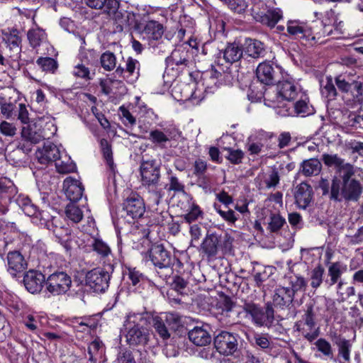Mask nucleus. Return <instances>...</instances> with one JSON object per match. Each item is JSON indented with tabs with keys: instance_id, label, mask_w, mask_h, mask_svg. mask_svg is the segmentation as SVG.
<instances>
[{
	"instance_id": "1",
	"label": "nucleus",
	"mask_w": 363,
	"mask_h": 363,
	"mask_svg": "<svg viewBox=\"0 0 363 363\" xmlns=\"http://www.w3.org/2000/svg\"><path fill=\"white\" fill-rule=\"evenodd\" d=\"M347 172L340 177L334 176L331 181L330 200L335 202H357L363 193V185L354 175L353 165H346Z\"/></svg>"
},
{
	"instance_id": "2",
	"label": "nucleus",
	"mask_w": 363,
	"mask_h": 363,
	"mask_svg": "<svg viewBox=\"0 0 363 363\" xmlns=\"http://www.w3.org/2000/svg\"><path fill=\"white\" fill-rule=\"evenodd\" d=\"M152 313H129L123 323L125 342L130 347L145 346L150 341V333L147 325L150 324Z\"/></svg>"
},
{
	"instance_id": "3",
	"label": "nucleus",
	"mask_w": 363,
	"mask_h": 363,
	"mask_svg": "<svg viewBox=\"0 0 363 363\" xmlns=\"http://www.w3.org/2000/svg\"><path fill=\"white\" fill-rule=\"evenodd\" d=\"M84 4L91 9L103 10L117 24L118 31L129 26L135 17L134 13L121 9V0H84Z\"/></svg>"
},
{
	"instance_id": "4",
	"label": "nucleus",
	"mask_w": 363,
	"mask_h": 363,
	"mask_svg": "<svg viewBox=\"0 0 363 363\" xmlns=\"http://www.w3.org/2000/svg\"><path fill=\"white\" fill-rule=\"evenodd\" d=\"M145 213L143 199L138 194L132 192L122 203L121 208L113 217L115 225L123 223H133L135 220L142 218Z\"/></svg>"
},
{
	"instance_id": "5",
	"label": "nucleus",
	"mask_w": 363,
	"mask_h": 363,
	"mask_svg": "<svg viewBox=\"0 0 363 363\" xmlns=\"http://www.w3.org/2000/svg\"><path fill=\"white\" fill-rule=\"evenodd\" d=\"M233 242L234 238L228 233L222 235L208 232L200 245L199 252L211 260L216 257L220 250L223 255L230 254L233 251Z\"/></svg>"
},
{
	"instance_id": "6",
	"label": "nucleus",
	"mask_w": 363,
	"mask_h": 363,
	"mask_svg": "<svg viewBox=\"0 0 363 363\" xmlns=\"http://www.w3.org/2000/svg\"><path fill=\"white\" fill-rule=\"evenodd\" d=\"M147 253L153 265L156 268L158 277L167 280L173 274L174 257L163 244L155 243L148 250Z\"/></svg>"
},
{
	"instance_id": "7",
	"label": "nucleus",
	"mask_w": 363,
	"mask_h": 363,
	"mask_svg": "<svg viewBox=\"0 0 363 363\" xmlns=\"http://www.w3.org/2000/svg\"><path fill=\"white\" fill-rule=\"evenodd\" d=\"M216 351L225 357L240 358L242 355V339L236 333L221 330L213 337Z\"/></svg>"
},
{
	"instance_id": "8",
	"label": "nucleus",
	"mask_w": 363,
	"mask_h": 363,
	"mask_svg": "<svg viewBox=\"0 0 363 363\" xmlns=\"http://www.w3.org/2000/svg\"><path fill=\"white\" fill-rule=\"evenodd\" d=\"M242 310L251 317L252 323L259 327L270 328L274 320V310L272 303L268 301L264 307L251 301H245Z\"/></svg>"
},
{
	"instance_id": "9",
	"label": "nucleus",
	"mask_w": 363,
	"mask_h": 363,
	"mask_svg": "<svg viewBox=\"0 0 363 363\" xmlns=\"http://www.w3.org/2000/svg\"><path fill=\"white\" fill-rule=\"evenodd\" d=\"M306 306V309L301 318L295 323L294 329L299 332L307 341L312 343L319 337L320 330L316 325L313 306L307 304Z\"/></svg>"
},
{
	"instance_id": "10",
	"label": "nucleus",
	"mask_w": 363,
	"mask_h": 363,
	"mask_svg": "<svg viewBox=\"0 0 363 363\" xmlns=\"http://www.w3.org/2000/svg\"><path fill=\"white\" fill-rule=\"evenodd\" d=\"M72 278L65 271L57 269L46 278V291L52 296L65 294L72 286Z\"/></svg>"
},
{
	"instance_id": "11",
	"label": "nucleus",
	"mask_w": 363,
	"mask_h": 363,
	"mask_svg": "<svg viewBox=\"0 0 363 363\" xmlns=\"http://www.w3.org/2000/svg\"><path fill=\"white\" fill-rule=\"evenodd\" d=\"M286 30L289 36L301 40L303 44L313 45L315 43L312 27L306 22L289 20L286 23Z\"/></svg>"
},
{
	"instance_id": "12",
	"label": "nucleus",
	"mask_w": 363,
	"mask_h": 363,
	"mask_svg": "<svg viewBox=\"0 0 363 363\" xmlns=\"http://www.w3.org/2000/svg\"><path fill=\"white\" fill-rule=\"evenodd\" d=\"M111 275L104 269L95 268L89 271L85 276V286L94 292L104 293L109 286Z\"/></svg>"
},
{
	"instance_id": "13",
	"label": "nucleus",
	"mask_w": 363,
	"mask_h": 363,
	"mask_svg": "<svg viewBox=\"0 0 363 363\" xmlns=\"http://www.w3.org/2000/svg\"><path fill=\"white\" fill-rule=\"evenodd\" d=\"M282 72L281 67L269 62H264L257 67L256 76L258 81L262 84L274 85L279 82L283 78Z\"/></svg>"
},
{
	"instance_id": "14",
	"label": "nucleus",
	"mask_w": 363,
	"mask_h": 363,
	"mask_svg": "<svg viewBox=\"0 0 363 363\" xmlns=\"http://www.w3.org/2000/svg\"><path fill=\"white\" fill-rule=\"evenodd\" d=\"M142 184L145 186L156 187L160 181V165L155 160H143L140 165Z\"/></svg>"
},
{
	"instance_id": "15",
	"label": "nucleus",
	"mask_w": 363,
	"mask_h": 363,
	"mask_svg": "<svg viewBox=\"0 0 363 363\" xmlns=\"http://www.w3.org/2000/svg\"><path fill=\"white\" fill-rule=\"evenodd\" d=\"M130 347H119L115 363H152L146 351L143 352Z\"/></svg>"
},
{
	"instance_id": "16",
	"label": "nucleus",
	"mask_w": 363,
	"mask_h": 363,
	"mask_svg": "<svg viewBox=\"0 0 363 363\" xmlns=\"http://www.w3.org/2000/svg\"><path fill=\"white\" fill-rule=\"evenodd\" d=\"M23 282L26 290L35 294L40 293L45 286L46 278L41 272L30 269L24 274Z\"/></svg>"
},
{
	"instance_id": "17",
	"label": "nucleus",
	"mask_w": 363,
	"mask_h": 363,
	"mask_svg": "<svg viewBox=\"0 0 363 363\" xmlns=\"http://www.w3.org/2000/svg\"><path fill=\"white\" fill-rule=\"evenodd\" d=\"M164 32V28L162 23L155 20H149L146 22L141 33L143 39L148 42L149 45L154 47L155 43L162 39Z\"/></svg>"
},
{
	"instance_id": "18",
	"label": "nucleus",
	"mask_w": 363,
	"mask_h": 363,
	"mask_svg": "<svg viewBox=\"0 0 363 363\" xmlns=\"http://www.w3.org/2000/svg\"><path fill=\"white\" fill-rule=\"evenodd\" d=\"M211 327L207 323L196 325L188 332L189 340L195 345L203 347L209 345L212 341L210 334Z\"/></svg>"
},
{
	"instance_id": "19",
	"label": "nucleus",
	"mask_w": 363,
	"mask_h": 363,
	"mask_svg": "<svg viewBox=\"0 0 363 363\" xmlns=\"http://www.w3.org/2000/svg\"><path fill=\"white\" fill-rule=\"evenodd\" d=\"M35 157L40 164L46 166L52 162L56 163V161L60 157V152L54 143L46 142L42 148L38 149Z\"/></svg>"
},
{
	"instance_id": "20",
	"label": "nucleus",
	"mask_w": 363,
	"mask_h": 363,
	"mask_svg": "<svg viewBox=\"0 0 363 363\" xmlns=\"http://www.w3.org/2000/svg\"><path fill=\"white\" fill-rule=\"evenodd\" d=\"M254 18L262 25L272 28L283 18V12L279 8H269L265 12L256 13Z\"/></svg>"
},
{
	"instance_id": "21",
	"label": "nucleus",
	"mask_w": 363,
	"mask_h": 363,
	"mask_svg": "<svg viewBox=\"0 0 363 363\" xmlns=\"http://www.w3.org/2000/svg\"><path fill=\"white\" fill-rule=\"evenodd\" d=\"M313 196L312 186L306 182H301L296 186L295 202L299 208L306 209L312 201Z\"/></svg>"
},
{
	"instance_id": "22",
	"label": "nucleus",
	"mask_w": 363,
	"mask_h": 363,
	"mask_svg": "<svg viewBox=\"0 0 363 363\" xmlns=\"http://www.w3.org/2000/svg\"><path fill=\"white\" fill-rule=\"evenodd\" d=\"M277 90L279 96L289 101L295 100L302 93L300 86L291 80L281 79L277 83Z\"/></svg>"
},
{
	"instance_id": "23",
	"label": "nucleus",
	"mask_w": 363,
	"mask_h": 363,
	"mask_svg": "<svg viewBox=\"0 0 363 363\" xmlns=\"http://www.w3.org/2000/svg\"><path fill=\"white\" fill-rule=\"evenodd\" d=\"M63 188L66 197L71 201L70 203H73L82 198L84 190L82 184L79 180L70 177L64 180Z\"/></svg>"
},
{
	"instance_id": "24",
	"label": "nucleus",
	"mask_w": 363,
	"mask_h": 363,
	"mask_svg": "<svg viewBox=\"0 0 363 363\" xmlns=\"http://www.w3.org/2000/svg\"><path fill=\"white\" fill-rule=\"evenodd\" d=\"M299 99L293 104L294 109L291 111L286 110V113L283 115H291L294 113L297 116L306 117L307 116L313 115L315 113V108L312 104H310L309 98L305 93H301Z\"/></svg>"
},
{
	"instance_id": "25",
	"label": "nucleus",
	"mask_w": 363,
	"mask_h": 363,
	"mask_svg": "<svg viewBox=\"0 0 363 363\" xmlns=\"http://www.w3.org/2000/svg\"><path fill=\"white\" fill-rule=\"evenodd\" d=\"M8 272L16 277L19 272L27 268V262L19 251H11L7 255Z\"/></svg>"
},
{
	"instance_id": "26",
	"label": "nucleus",
	"mask_w": 363,
	"mask_h": 363,
	"mask_svg": "<svg viewBox=\"0 0 363 363\" xmlns=\"http://www.w3.org/2000/svg\"><path fill=\"white\" fill-rule=\"evenodd\" d=\"M294 298V295L286 287H279L274 291L272 298V306L281 309L289 308L292 304Z\"/></svg>"
},
{
	"instance_id": "27",
	"label": "nucleus",
	"mask_w": 363,
	"mask_h": 363,
	"mask_svg": "<svg viewBox=\"0 0 363 363\" xmlns=\"http://www.w3.org/2000/svg\"><path fill=\"white\" fill-rule=\"evenodd\" d=\"M191 54L186 46L181 45L174 49L169 57L167 58L168 63H172L177 66L189 67L191 63Z\"/></svg>"
},
{
	"instance_id": "28",
	"label": "nucleus",
	"mask_w": 363,
	"mask_h": 363,
	"mask_svg": "<svg viewBox=\"0 0 363 363\" xmlns=\"http://www.w3.org/2000/svg\"><path fill=\"white\" fill-rule=\"evenodd\" d=\"M243 48L236 43H228L226 47L219 51L218 57L223 56L226 62L233 64L240 60L243 55Z\"/></svg>"
},
{
	"instance_id": "29",
	"label": "nucleus",
	"mask_w": 363,
	"mask_h": 363,
	"mask_svg": "<svg viewBox=\"0 0 363 363\" xmlns=\"http://www.w3.org/2000/svg\"><path fill=\"white\" fill-rule=\"evenodd\" d=\"M243 51L246 55L255 59L263 57L266 54L264 43L258 40L252 38L245 40Z\"/></svg>"
},
{
	"instance_id": "30",
	"label": "nucleus",
	"mask_w": 363,
	"mask_h": 363,
	"mask_svg": "<svg viewBox=\"0 0 363 363\" xmlns=\"http://www.w3.org/2000/svg\"><path fill=\"white\" fill-rule=\"evenodd\" d=\"M321 169L320 161L316 158H311L305 160L301 163L298 172L306 177H311L318 174Z\"/></svg>"
},
{
	"instance_id": "31",
	"label": "nucleus",
	"mask_w": 363,
	"mask_h": 363,
	"mask_svg": "<svg viewBox=\"0 0 363 363\" xmlns=\"http://www.w3.org/2000/svg\"><path fill=\"white\" fill-rule=\"evenodd\" d=\"M254 266L251 271V274L254 278L255 285L257 287L262 286V284L267 281L272 274V268L267 267L257 262L253 263Z\"/></svg>"
},
{
	"instance_id": "32",
	"label": "nucleus",
	"mask_w": 363,
	"mask_h": 363,
	"mask_svg": "<svg viewBox=\"0 0 363 363\" xmlns=\"http://www.w3.org/2000/svg\"><path fill=\"white\" fill-rule=\"evenodd\" d=\"M345 269L346 267L340 262L330 263L328 269L329 279L325 280V284L328 286H332L337 284Z\"/></svg>"
},
{
	"instance_id": "33",
	"label": "nucleus",
	"mask_w": 363,
	"mask_h": 363,
	"mask_svg": "<svg viewBox=\"0 0 363 363\" xmlns=\"http://www.w3.org/2000/svg\"><path fill=\"white\" fill-rule=\"evenodd\" d=\"M332 340L338 348V355L342 357L345 362H349L350 359V350L352 344L350 341L341 337L340 335L334 333Z\"/></svg>"
},
{
	"instance_id": "34",
	"label": "nucleus",
	"mask_w": 363,
	"mask_h": 363,
	"mask_svg": "<svg viewBox=\"0 0 363 363\" xmlns=\"http://www.w3.org/2000/svg\"><path fill=\"white\" fill-rule=\"evenodd\" d=\"M139 67L140 63L137 60L133 59L131 57H128L125 62V67L124 68L119 65L116 67L115 73L116 74L121 77L125 72L128 73V76L134 77L135 79H138L140 76Z\"/></svg>"
},
{
	"instance_id": "35",
	"label": "nucleus",
	"mask_w": 363,
	"mask_h": 363,
	"mask_svg": "<svg viewBox=\"0 0 363 363\" xmlns=\"http://www.w3.org/2000/svg\"><path fill=\"white\" fill-rule=\"evenodd\" d=\"M314 347L312 349L319 353V355L325 359H334V350L329 341L323 337L316 339L313 342Z\"/></svg>"
},
{
	"instance_id": "36",
	"label": "nucleus",
	"mask_w": 363,
	"mask_h": 363,
	"mask_svg": "<svg viewBox=\"0 0 363 363\" xmlns=\"http://www.w3.org/2000/svg\"><path fill=\"white\" fill-rule=\"evenodd\" d=\"M164 319L170 331L177 332L180 335L185 333L186 328L184 325L182 318L179 314L168 313L165 314Z\"/></svg>"
},
{
	"instance_id": "37",
	"label": "nucleus",
	"mask_w": 363,
	"mask_h": 363,
	"mask_svg": "<svg viewBox=\"0 0 363 363\" xmlns=\"http://www.w3.org/2000/svg\"><path fill=\"white\" fill-rule=\"evenodd\" d=\"M151 323L156 333L163 340H167L170 338V330L163 317L158 315L154 316L152 314V318H150V323Z\"/></svg>"
},
{
	"instance_id": "38",
	"label": "nucleus",
	"mask_w": 363,
	"mask_h": 363,
	"mask_svg": "<svg viewBox=\"0 0 363 363\" xmlns=\"http://www.w3.org/2000/svg\"><path fill=\"white\" fill-rule=\"evenodd\" d=\"M55 220L51 223L52 226V229L50 228L48 225V228L53 231L55 237L58 239L59 242L65 247L67 252H69L72 247L71 245L72 239L70 238L71 235V230L69 228L65 229V235L60 233V231L62 229V228H59L58 225L54 223Z\"/></svg>"
},
{
	"instance_id": "39",
	"label": "nucleus",
	"mask_w": 363,
	"mask_h": 363,
	"mask_svg": "<svg viewBox=\"0 0 363 363\" xmlns=\"http://www.w3.org/2000/svg\"><path fill=\"white\" fill-rule=\"evenodd\" d=\"M322 161L323 163L328 167H335L337 172H347L346 165H352L350 163H345V160L337 155H330V154H323L322 155Z\"/></svg>"
},
{
	"instance_id": "40",
	"label": "nucleus",
	"mask_w": 363,
	"mask_h": 363,
	"mask_svg": "<svg viewBox=\"0 0 363 363\" xmlns=\"http://www.w3.org/2000/svg\"><path fill=\"white\" fill-rule=\"evenodd\" d=\"M100 146L103 154V157L106 160V164L108 167L109 170L114 176L116 173V166L113 162L111 145L108 143V141L106 139L102 138L100 140Z\"/></svg>"
},
{
	"instance_id": "41",
	"label": "nucleus",
	"mask_w": 363,
	"mask_h": 363,
	"mask_svg": "<svg viewBox=\"0 0 363 363\" xmlns=\"http://www.w3.org/2000/svg\"><path fill=\"white\" fill-rule=\"evenodd\" d=\"M27 37L30 46L33 48H36L46 40L47 34L43 29L35 28H31L28 31Z\"/></svg>"
},
{
	"instance_id": "42",
	"label": "nucleus",
	"mask_w": 363,
	"mask_h": 363,
	"mask_svg": "<svg viewBox=\"0 0 363 363\" xmlns=\"http://www.w3.org/2000/svg\"><path fill=\"white\" fill-rule=\"evenodd\" d=\"M167 174L169 175V183L165 185V189L167 191H173L174 194H185L184 184L179 181L176 175L172 174V171L171 169L167 171Z\"/></svg>"
},
{
	"instance_id": "43",
	"label": "nucleus",
	"mask_w": 363,
	"mask_h": 363,
	"mask_svg": "<svg viewBox=\"0 0 363 363\" xmlns=\"http://www.w3.org/2000/svg\"><path fill=\"white\" fill-rule=\"evenodd\" d=\"M325 274V269L320 264H318L316 265L310 273V281H311V286L317 289L320 286L322 283L323 282V277Z\"/></svg>"
},
{
	"instance_id": "44",
	"label": "nucleus",
	"mask_w": 363,
	"mask_h": 363,
	"mask_svg": "<svg viewBox=\"0 0 363 363\" xmlns=\"http://www.w3.org/2000/svg\"><path fill=\"white\" fill-rule=\"evenodd\" d=\"M207 74H209L210 78L212 79H216L214 82L215 84L230 82L233 79L230 72L223 70L221 72L213 66H212L210 70L207 71Z\"/></svg>"
},
{
	"instance_id": "45",
	"label": "nucleus",
	"mask_w": 363,
	"mask_h": 363,
	"mask_svg": "<svg viewBox=\"0 0 363 363\" xmlns=\"http://www.w3.org/2000/svg\"><path fill=\"white\" fill-rule=\"evenodd\" d=\"M234 13L242 15L246 12L248 4L245 0H220Z\"/></svg>"
},
{
	"instance_id": "46",
	"label": "nucleus",
	"mask_w": 363,
	"mask_h": 363,
	"mask_svg": "<svg viewBox=\"0 0 363 363\" xmlns=\"http://www.w3.org/2000/svg\"><path fill=\"white\" fill-rule=\"evenodd\" d=\"M65 213L66 217L74 223H79L83 218L82 211L74 203H69L66 206Z\"/></svg>"
},
{
	"instance_id": "47",
	"label": "nucleus",
	"mask_w": 363,
	"mask_h": 363,
	"mask_svg": "<svg viewBox=\"0 0 363 363\" xmlns=\"http://www.w3.org/2000/svg\"><path fill=\"white\" fill-rule=\"evenodd\" d=\"M348 94L352 96L353 101L359 104H363V82L354 79Z\"/></svg>"
},
{
	"instance_id": "48",
	"label": "nucleus",
	"mask_w": 363,
	"mask_h": 363,
	"mask_svg": "<svg viewBox=\"0 0 363 363\" xmlns=\"http://www.w3.org/2000/svg\"><path fill=\"white\" fill-rule=\"evenodd\" d=\"M36 63L45 72L54 74L58 68L57 60L49 57H40L37 60Z\"/></svg>"
},
{
	"instance_id": "49",
	"label": "nucleus",
	"mask_w": 363,
	"mask_h": 363,
	"mask_svg": "<svg viewBox=\"0 0 363 363\" xmlns=\"http://www.w3.org/2000/svg\"><path fill=\"white\" fill-rule=\"evenodd\" d=\"M321 94L328 100H334L336 98L337 91L331 76L326 77L325 84H321Z\"/></svg>"
},
{
	"instance_id": "50",
	"label": "nucleus",
	"mask_w": 363,
	"mask_h": 363,
	"mask_svg": "<svg viewBox=\"0 0 363 363\" xmlns=\"http://www.w3.org/2000/svg\"><path fill=\"white\" fill-rule=\"evenodd\" d=\"M100 62L101 67L106 71H111L116 69V57L113 52L106 51L101 55Z\"/></svg>"
},
{
	"instance_id": "51",
	"label": "nucleus",
	"mask_w": 363,
	"mask_h": 363,
	"mask_svg": "<svg viewBox=\"0 0 363 363\" xmlns=\"http://www.w3.org/2000/svg\"><path fill=\"white\" fill-rule=\"evenodd\" d=\"M289 284L291 286L287 287L293 294L299 291L305 290L307 286V281L304 277L300 275H294V277H289Z\"/></svg>"
},
{
	"instance_id": "52",
	"label": "nucleus",
	"mask_w": 363,
	"mask_h": 363,
	"mask_svg": "<svg viewBox=\"0 0 363 363\" xmlns=\"http://www.w3.org/2000/svg\"><path fill=\"white\" fill-rule=\"evenodd\" d=\"M149 140L155 145L164 148L165 143L169 140V138L160 130L155 129L150 132Z\"/></svg>"
},
{
	"instance_id": "53",
	"label": "nucleus",
	"mask_w": 363,
	"mask_h": 363,
	"mask_svg": "<svg viewBox=\"0 0 363 363\" xmlns=\"http://www.w3.org/2000/svg\"><path fill=\"white\" fill-rule=\"evenodd\" d=\"M91 247L101 257H106L111 253L110 247L100 238H94Z\"/></svg>"
},
{
	"instance_id": "54",
	"label": "nucleus",
	"mask_w": 363,
	"mask_h": 363,
	"mask_svg": "<svg viewBox=\"0 0 363 363\" xmlns=\"http://www.w3.org/2000/svg\"><path fill=\"white\" fill-rule=\"evenodd\" d=\"M286 223L285 218L277 213H272L269 217L267 229L271 233L278 232Z\"/></svg>"
},
{
	"instance_id": "55",
	"label": "nucleus",
	"mask_w": 363,
	"mask_h": 363,
	"mask_svg": "<svg viewBox=\"0 0 363 363\" xmlns=\"http://www.w3.org/2000/svg\"><path fill=\"white\" fill-rule=\"evenodd\" d=\"M213 207L223 219L230 223H235V222L238 219V217L236 216L234 211L228 207V208L223 210L221 209L220 205L217 203H214Z\"/></svg>"
},
{
	"instance_id": "56",
	"label": "nucleus",
	"mask_w": 363,
	"mask_h": 363,
	"mask_svg": "<svg viewBox=\"0 0 363 363\" xmlns=\"http://www.w3.org/2000/svg\"><path fill=\"white\" fill-rule=\"evenodd\" d=\"M21 137L31 143L33 145V144L40 143L43 139V137L40 133L26 127H23L22 128Z\"/></svg>"
},
{
	"instance_id": "57",
	"label": "nucleus",
	"mask_w": 363,
	"mask_h": 363,
	"mask_svg": "<svg viewBox=\"0 0 363 363\" xmlns=\"http://www.w3.org/2000/svg\"><path fill=\"white\" fill-rule=\"evenodd\" d=\"M353 80L350 77L342 74L335 78V84L338 90L344 94H348Z\"/></svg>"
},
{
	"instance_id": "58",
	"label": "nucleus",
	"mask_w": 363,
	"mask_h": 363,
	"mask_svg": "<svg viewBox=\"0 0 363 363\" xmlns=\"http://www.w3.org/2000/svg\"><path fill=\"white\" fill-rule=\"evenodd\" d=\"M203 213L199 205L193 203L189 208V212L184 216V219L186 223H191L199 218H203Z\"/></svg>"
},
{
	"instance_id": "59",
	"label": "nucleus",
	"mask_w": 363,
	"mask_h": 363,
	"mask_svg": "<svg viewBox=\"0 0 363 363\" xmlns=\"http://www.w3.org/2000/svg\"><path fill=\"white\" fill-rule=\"evenodd\" d=\"M164 281L167 284H170L173 289L180 293H182V291L186 288L188 285V281L179 275L170 277L169 279Z\"/></svg>"
},
{
	"instance_id": "60",
	"label": "nucleus",
	"mask_w": 363,
	"mask_h": 363,
	"mask_svg": "<svg viewBox=\"0 0 363 363\" xmlns=\"http://www.w3.org/2000/svg\"><path fill=\"white\" fill-rule=\"evenodd\" d=\"M225 150L228 152V155L225 157L231 164H239L242 163L245 154L241 150H234L232 147H225Z\"/></svg>"
},
{
	"instance_id": "61",
	"label": "nucleus",
	"mask_w": 363,
	"mask_h": 363,
	"mask_svg": "<svg viewBox=\"0 0 363 363\" xmlns=\"http://www.w3.org/2000/svg\"><path fill=\"white\" fill-rule=\"evenodd\" d=\"M55 167L57 171L60 174H68L73 172L76 168L75 164L70 161L69 158L67 162L61 160V157L56 161Z\"/></svg>"
},
{
	"instance_id": "62",
	"label": "nucleus",
	"mask_w": 363,
	"mask_h": 363,
	"mask_svg": "<svg viewBox=\"0 0 363 363\" xmlns=\"http://www.w3.org/2000/svg\"><path fill=\"white\" fill-rule=\"evenodd\" d=\"M33 149V145L31 143L26 140L25 139H22L16 146V150H13L9 155V157L15 156L18 152H22L24 156L28 155Z\"/></svg>"
},
{
	"instance_id": "63",
	"label": "nucleus",
	"mask_w": 363,
	"mask_h": 363,
	"mask_svg": "<svg viewBox=\"0 0 363 363\" xmlns=\"http://www.w3.org/2000/svg\"><path fill=\"white\" fill-rule=\"evenodd\" d=\"M218 304L219 308L222 309V313H225L226 314L230 312L235 306V303L233 301L232 298L224 294L220 296Z\"/></svg>"
},
{
	"instance_id": "64",
	"label": "nucleus",
	"mask_w": 363,
	"mask_h": 363,
	"mask_svg": "<svg viewBox=\"0 0 363 363\" xmlns=\"http://www.w3.org/2000/svg\"><path fill=\"white\" fill-rule=\"evenodd\" d=\"M118 111L121 117L123 119V123L125 125L127 126L130 125V126H133L136 124L135 118L124 106H120Z\"/></svg>"
}]
</instances>
